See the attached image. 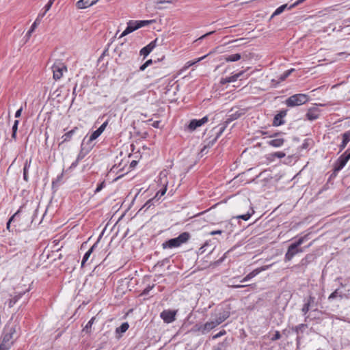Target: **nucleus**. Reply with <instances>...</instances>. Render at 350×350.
Masks as SVG:
<instances>
[{"instance_id": "nucleus-41", "label": "nucleus", "mask_w": 350, "mask_h": 350, "mask_svg": "<svg viewBox=\"0 0 350 350\" xmlns=\"http://www.w3.org/2000/svg\"><path fill=\"white\" fill-rule=\"evenodd\" d=\"M105 186H106L105 181L103 180L101 183L98 184L97 187L96 188V189L94 191V193H96L100 192L104 187H105Z\"/></svg>"}, {"instance_id": "nucleus-22", "label": "nucleus", "mask_w": 350, "mask_h": 350, "mask_svg": "<svg viewBox=\"0 0 350 350\" xmlns=\"http://www.w3.org/2000/svg\"><path fill=\"white\" fill-rule=\"evenodd\" d=\"M129 327V325L127 322L122 323L120 327H116V338L120 339L122 337V334L126 332Z\"/></svg>"}, {"instance_id": "nucleus-10", "label": "nucleus", "mask_w": 350, "mask_h": 350, "mask_svg": "<svg viewBox=\"0 0 350 350\" xmlns=\"http://www.w3.org/2000/svg\"><path fill=\"white\" fill-rule=\"evenodd\" d=\"M196 330L200 332L202 334L208 333L209 331L217 327L215 322L212 320L202 325H196Z\"/></svg>"}, {"instance_id": "nucleus-54", "label": "nucleus", "mask_w": 350, "mask_h": 350, "mask_svg": "<svg viewBox=\"0 0 350 350\" xmlns=\"http://www.w3.org/2000/svg\"><path fill=\"white\" fill-rule=\"evenodd\" d=\"M155 200L153 198L148 200L144 205V207H146V209L149 208L152 205H153V202Z\"/></svg>"}, {"instance_id": "nucleus-58", "label": "nucleus", "mask_w": 350, "mask_h": 350, "mask_svg": "<svg viewBox=\"0 0 350 350\" xmlns=\"http://www.w3.org/2000/svg\"><path fill=\"white\" fill-rule=\"evenodd\" d=\"M206 56H207V55H204L203 57H201L198 58L196 62H187V64H189L188 66H190L194 65L196 63L199 62L201 60H202L203 59H204Z\"/></svg>"}, {"instance_id": "nucleus-19", "label": "nucleus", "mask_w": 350, "mask_h": 350, "mask_svg": "<svg viewBox=\"0 0 350 350\" xmlns=\"http://www.w3.org/2000/svg\"><path fill=\"white\" fill-rule=\"evenodd\" d=\"M98 1L99 0H79L76 3V6L78 9H85L93 5Z\"/></svg>"}, {"instance_id": "nucleus-46", "label": "nucleus", "mask_w": 350, "mask_h": 350, "mask_svg": "<svg viewBox=\"0 0 350 350\" xmlns=\"http://www.w3.org/2000/svg\"><path fill=\"white\" fill-rule=\"evenodd\" d=\"M310 139H305L303 144L300 146V148L302 150L307 149L310 146Z\"/></svg>"}, {"instance_id": "nucleus-61", "label": "nucleus", "mask_w": 350, "mask_h": 350, "mask_svg": "<svg viewBox=\"0 0 350 350\" xmlns=\"http://www.w3.org/2000/svg\"><path fill=\"white\" fill-rule=\"evenodd\" d=\"M79 161L77 159H76L74 162L72 163V164L70 165L69 169H74L75 168L78 164H79Z\"/></svg>"}, {"instance_id": "nucleus-32", "label": "nucleus", "mask_w": 350, "mask_h": 350, "mask_svg": "<svg viewBox=\"0 0 350 350\" xmlns=\"http://www.w3.org/2000/svg\"><path fill=\"white\" fill-rule=\"evenodd\" d=\"M136 22H137L136 25H137L138 29H139L142 27L154 23L155 22V21L154 20H144V21H136Z\"/></svg>"}, {"instance_id": "nucleus-45", "label": "nucleus", "mask_w": 350, "mask_h": 350, "mask_svg": "<svg viewBox=\"0 0 350 350\" xmlns=\"http://www.w3.org/2000/svg\"><path fill=\"white\" fill-rule=\"evenodd\" d=\"M226 334V330L225 329H222L219 332H218L217 334L213 335L212 336V339L215 340V339H217L218 338H220V337L224 336Z\"/></svg>"}, {"instance_id": "nucleus-49", "label": "nucleus", "mask_w": 350, "mask_h": 350, "mask_svg": "<svg viewBox=\"0 0 350 350\" xmlns=\"http://www.w3.org/2000/svg\"><path fill=\"white\" fill-rule=\"evenodd\" d=\"M170 262V259L169 258H164L163 260H161V261H159L156 266H159V267H163L164 266L165 264H167L168 262Z\"/></svg>"}, {"instance_id": "nucleus-52", "label": "nucleus", "mask_w": 350, "mask_h": 350, "mask_svg": "<svg viewBox=\"0 0 350 350\" xmlns=\"http://www.w3.org/2000/svg\"><path fill=\"white\" fill-rule=\"evenodd\" d=\"M345 160L348 162V161L350 159V151L349 149H347L342 154H341Z\"/></svg>"}, {"instance_id": "nucleus-23", "label": "nucleus", "mask_w": 350, "mask_h": 350, "mask_svg": "<svg viewBox=\"0 0 350 350\" xmlns=\"http://www.w3.org/2000/svg\"><path fill=\"white\" fill-rule=\"evenodd\" d=\"M285 142V139L282 137H277L268 141L267 143L269 146L274 148L281 147Z\"/></svg>"}, {"instance_id": "nucleus-7", "label": "nucleus", "mask_w": 350, "mask_h": 350, "mask_svg": "<svg viewBox=\"0 0 350 350\" xmlns=\"http://www.w3.org/2000/svg\"><path fill=\"white\" fill-rule=\"evenodd\" d=\"M51 68L53 73V79L56 81L63 77L64 72H67L66 66L60 60H56Z\"/></svg>"}, {"instance_id": "nucleus-15", "label": "nucleus", "mask_w": 350, "mask_h": 350, "mask_svg": "<svg viewBox=\"0 0 350 350\" xmlns=\"http://www.w3.org/2000/svg\"><path fill=\"white\" fill-rule=\"evenodd\" d=\"M315 258L316 257L314 254H308L306 255L304 258H303L301 260L300 262L297 266L305 270L307 266L314 260Z\"/></svg>"}, {"instance_id": "nucleus-4", "label": "nucleus", "mask_w": 350, "mask_h": 350, "mask_svg": "<svg viewBox=\"0 0 350 350\" xmlns=\"http://www.w3.org/2000/svg\"><path fill=\"white\" fill-rule=\"evenodd\" d=\"M38 209V205L36 203H34L33 201L27 202L25 204H23L20 206L18 210L10 217L8 219V222L10 224L14 221V218L17 217L21 213L27 212L30 214V212L32 211L31 215V221H33L36 217Z\"/></svg>"}, {"instance_id": "nucleus-21", "label": "nucleus", "mask_w": 350, "mask_h": 350, "mask_svg": "<svg viewBox=\"0 0 350 350\" xmlns=\"http://www.w3.org/2000/svg\"><path fill=\"white\" fill-rule=\"evenodd\" d=\"M32 159L31 157L29 159H27L24 163L23 174V180L25 182L29 181V175H28V171L30 168L31 164Z\"/></svg>"}, {"instance_id": "nucleus-8", "label": "nucleus", "mask_w": 350, "mask_h": 350, "mask_svg": "<svg viewBox=\"0 0 350 350\" xmlns=\"http://www.w3.org/2000/svg\"><path fill=\"white\" fill-rule=\"evenodd\" d=\"M208 122V117L204 116L201 119H193L190 121L189 124L187 125V130L192 132L195 131L197 128L202 126L205 123Z\"/></svg>"}, {"instance_id": "nucleus-28", "label": "nucleus", "mask_w": 350, "mask_h": 350, "mask_svg": "<svg viewBox=\"0 0 350 350\" xmlns=\"http://www.w3.org/2000/svg\"><path fill=\"white\" fill-rule=\"evenodd\" d=\"M241 55L239 53H234V54L227 55L224 56V60L227 62H237V61L241 59Z\"/></svg>"}, {"instance_id": "nucleus-40", "label": "nucleus", "mask_w": 350, "mask_h": 350, "mask_svg": "<svg viewBox=\"0 0 350 350\" xmlns=\"http://www.w3.org/2000/svg\"><path fill=\"white\" fill-rule=\"evenodd\" d=\"M230 251H228L227 252H226L219 259H218L217 260L213 262V265L214 266H218L221 263H222L224 260L226 259V255Z\"/></svg>"}, {"instance_id": "nucleus-3", "label": "nucleus", "mask_w": 350, "mask_h": 350, "mask_svg": "<svg viewBox=\"0 0 350 350\" xmlns=\"http://www.w3.org/2000/svg\"><path fill=\"white\" fill-rule=\"evenodd\" d=\"M16 332V327L7 325L2 336L0 343V350H9L14 344L13 336Z\"/></svg>"}, {"instance_id": "nucleus-43", "label": "nucleus", "mask_w": 350, "mask_h": 350, "mask_svg": "<svg viewBox=\"0 0 350 350\" xmlns=\"http://www.w3.org/2000/svg\"><path fill=\"white\" fill-rule=\"evenodd\" d=\"M40 23V18H36L35 20V21L33 22V23L31 25V26L29 30V33H32L36 28L37 25Z\"/></svg>"}, {"instance_id": "nucleus-25", "label": "nucleus", "mask_w": 350, "mask_h": 350, "mask_svg": "<svg viewBox=\"0 0 350 350\" xmlns=\"http://www.w3.org/2000/svg\"><path fill=\"white\" fill-rule=\"evenodd\" d=\"M98 245V241L86 252V253L84 254L82 262H81V267H83L85 265V263L86 261L89 259L90 255L93 252V251L95 250V248Z\"/></svg>"}, {"instance_id": "nucleus-16", "label": "nucleus", "mask_w": 350, "mask_h": 350, "mask_svg": "<svg viewBox=\"0 0 350 350\" xmlns=\"http://www.w3.org/2000/svg\"><path fill=\"white\" fill-rule=\"evenodd\" d=\"M136 23H137L136 21H132V20L129 21L127 23V27H126L124 31L122 33L120 38H122V37L133 32L134 31L138 29V26H137V25H136Z\"/></svg>"}, {"instance_id": "nucleus-12", "label": "nucleus", "mask_w": 350, "mask_h": 350, "mask_svg": "<svg viewBox=\"0 0 350 350\" xmlns=\"http://www.w3.org/2000/svg\"><path fill=\"white\" fill-rule=\"evenodd\" d=\"M287 110H281L279 111L278 113H277L274 118L273 121V126H279L285 123V121L284 120V118L286 116Z\"/></svg>"}, {"instance_id": "nucleus-48", "label": "nucleus", "mask_w": 350, "mask_h": 350, "mask_svg": "<svg viewBox=\"0 0 350 350\" xmlns=\"http://www.w3.org/2000/svg\"><path fill=\"white\" fill-rule=\"evenodd\" d=\"M107 124H108L107 121L103 123L100 126V127L96 129L97 132H98L101 135V133L105 131Z\"/></svg>"}, {"instance_id": "nucleus-39", "label": "nucleus", "mask_w": 350, "mask_h": 350, "mask_svg": "<svg viewBox=\"0 0 350 350\" xmlns=\"http://www.w3.org/2000/svg\"><path fill=\"white\" fill-rule=\"evenodd\" d=\"M342 142L348 144L350 142V130L345 132L342 135Z\"/></svg>"}, {"instance_id": "nucleus-13", "label": "nucleus", "mask_w": 350, "mask_h": 350, "mask_svg": "<svg viewBox=\"0 0 350 350\" xmlns=\"http://www.w3.org/2000/svg\"><path fill=\"white\" fill-rule=\"evenodd\" d=\"M79 131V128L77 126L73 127L70 131L66 132L64 134L61 139L62 142H59V146H61L64 143H67L71 141L72 137Z\"/></svg>"}, {"instance_id": "nucleus-31", "label": "nucleus", "mask_w": 350, "mask_h": 350, "mask_svg": "<svg viewBox=\"0 0 350 350\" xmlns=\"http://www.w3.org/2000/svg\"><path fill=\"white\" fill-rule=\"evenodd\" d=\"M167 191V185L163 188L157 192L154 197L152 198L155 201H159L160 198Z\"/></svg>"}, {"instance_id": "nucleus-17", "label": "nucleus", "mask_w": 350, "mask_h": 350, "mask_svg": "<svg viewBox=\"0 0 350 350\" xmlns=\"http://www.w3.org/2000/svg\"><path fill=\"white\" fill-rule=\"evenodd\" d=\"M157 42V38H156L153 41L150 42L146 46L143 47L139 51L140 55H144V57H146L147 55H148L150 53V52L155 48V46L157 45L156 44Z\"/></svg>"}, {"instance_id": "nucleus-24", "label": "nucleus", "mask_w": 350, "mask_h": 350, "mask_svg": "<svg viewBox=\"0 0 350 350\" xmlns=\"http://www.w3.org/2000/svg\"><path fill=\"white\" fill-rule=\"evenodd\" d=\"M87 137L88 136H85L83 138V139L82 141V143L81 144V147L84 146V148L86 150L90 152L92 150V148H94V144H93V141L94 140H90V136L89 138L88 139V140L86 141Z\"/></svg>"}, {"instance_id": "nucleus-33", "label": "nucleus", "mask_w": 350, "mask_h": 350, "mask_svg": "<svg viewBox=\"0 0 350 350\" xmlns=\"http://www.w3.org/2000/svg\"><path fill=\"white\" fill-rule=\"evenodd\" d=\"M338 10V5H335L333 6L328 7L324 10L325 13L323 14V16L325 15H332L333 12Z\"/></svg>"}, {"instance_id": "nucleus-34", "label": "nucleus", "mask_w": 350, "mask_h": 350, "mask_svg": "<svg viewBox=\"0 0 350 350\" xmlns=\"http://www.w3.org/2000/svg\"><path fill=\"white\" fill-rule=\"evenodd\" d=\"M288 8V5L287 4H284L280 7H278L275 10V12L272 14L271 18H273L275 16H277V15H279L280 14H282L285 9H286Z\"/></svg>"}, {"instance_id": "nucleus-64", "label": "nucleus", "mask_w": 350, "mask_h": 350, "mask_svg": "<svg viewBox=\"0 0 350 350\" xmlns=\"http://www.w3.org/2000/svg\"><path fill=\"white\" fill-rule=\"evenodd\" d=\"M160 124H161V121H154L152 126L154 127V128H159L160 126Z\"/></svg>"}, {"instance_id": "nucleus-57", "label": "nucleus", "mask_w": 350, "mask_h": 350, "mask_svg": "<svg viewBox=\"0 0 350 350\" xmlns=\"http://www.w3.org/2000/svg\"><path fill=\"white\" fill-rule=\"evenodd\" d=\"M18 299V297L17 296H15L12 299H10V301H9V307H10V308L12 307L16 303Z\"/></svg>"}, {"instance_id": "nucleus-62", "label": "nucleus", "mask_w": 350, "mask_h": 350, "mask_svg": "<svg viewBox=\"0 0 350 350\" xmlns=\"http://www.w3.org/2000/svg\"><path fill=\"white\" fill-rule=\"evenodd\" d=\"M228 83H230L228 77L221 78V80H220V83L221 85H225V84Z\"/></svg>"}, {"instance_id": "nucleus-50", "label": "nucleus", "mask_w": 350, "mask_h": 350, "mask_svg": "<svg viewBox=\"0 0 350 350\" xmlns=\"http://www.w3.org/2000/svg\"><path fill=\"white\" fill-rule=\"evenodd\" d=\"M310 309L312 308L305 303L301 308V312L304 315H306Z\"/></svg>"}, {"instance_id": "nucleus-36", "label": "nucleus", "mask_w": 350, "mask_h": 350, "mask_svg": "<svg viewBox=\"0 0 350 350\" xmlns=\"http://www.w3.org/2000/svg\"><path fill=\"white\" fill-rule=\"evenodd\" d=\"M244 73L245 71L242 70L235 75H233L231 77H228L229 82L232 83L236 81L239 77H242L244 75Z\"/></svg>"}, {"instance_id": "nucleus-20", "label": "nucleus", "mask_w": 350, "mask_h": 350, "mask_svg": "<svg viewBox=\"0 0 350 350\" xmlns=\"http://www.w3.org/2000/svg\"><path fill=\"white\" fill-rule=\"evenodd\" d=\"M305 303L308 306H309L312 309H314V310H317L319 301L315 297V296L312 295V294H310L308 297L306 299H305Z\"/></svg>"}, {"instance_id": "nucleus-14", "label": "nucleus", "mask_w": 350, "mask_h": 350, "mask_svg": "<svg viewBox=\"0 0 350 350\" xmlns=\"http://www.w3.org/2000/svg\"><path fill=\"white\" fill-rule=\"evenodd\" d=\"M320 109L317 107L310 108L306 114L307 120L313 121L318 119L320 116Z\"/></svg>"}, {"instance_id": "nucleus-53", "label": "nucleus", "mask_w": 350, "mask_h": 350, "mask_svg": "<svg viewBox=\"0 0 350 350\" xmlns=\"http://www.w3.org/2000/svg\"><path fill=\"white\" fill-rule=\"evenodd\" d=\"M100 135V134L97 132V131H94L90 135V140H95Z\"/></svg>"}, {"instance_id": "nucleus-9", "label": "nucleus", "mask_w": 350, "mask_h": 350, "mask_svg": "<svg viewBox=\"0 0 350 350\" xmlns=\"http://www.w3.org/2000/svg\"><path fill=\"white\" fill-rule=\"evenodd\" d=\"M176 312L171 310H164L160 314L161 318L166 323H170L175 321Z\"/></svg>"}, {"instance_id": "nucleus-44", "label": "nucleus", "mask_w": 350, "mask_h": 350, "mask_svg": "<svg viewBox=\"0 0 350 350\" xmlns=\"http://www.w3.org/2000/svg\"><path fill=\"white\" fill-rule=\"evenodd\" d=\"M295 71L294 68H291L286 71H285L283 75L281 76V79L284 80L287 78L293 72Z\"/></svg>"}, {"instance_id": "nucleus-37", "label": "nucleus", "mask_w": 350, "mask_h": 350, "mask_svg": "<svg viewBox=\"0 0 350 350\" xmlns=\"http://www.w3.org/2000/svg\"><path fill=\"white\" fill-rule=\"evenodd\" d=\"M95 319H96L95 317H93L92 318H91L90 320L86 324L85 327L83 328V331L85 332L86 333H90V329H91L92 325H93Z\"/></svg>"}, {"instance_id": "nucleus-42", "label": "nucleus", "mask_w": 350, "mask_h": 350, "mask_svg": "<svg viewBox=\"0 0 350 350\" xmlns=\"http://www.w3.org/2000/svg\"><path fill=\"white\" fill-rule=\"evenodd\" d=\"M154 285H148L146 287L141 293V295H148L149 292L154 288Z\"/></svg>"}, {"instance_id": "nucleus-27", "label": "nucleus", "mask_w": 350, "mask_h": 350, "mask_svg": "<svg viewBox=\"0 0 350 350\" xmlns=\"http://www.w3.org/2000/svg\"><path fill=\"white\" fill-rule=\"evenodd\" d=\"M230 339L226 338L223 342H219L213 350H228L230 345Z\"/></svg>"}, {"instance_id": "nucleus-59", "label": "nucleus", "mask_w": 350, "mask_h": 350, "mask_svg": "<svg viewBox=\"0 0 350 350\" xmlns=\"http://www.w3.org/2000/svg\"><path fill=\"white\" fill-rule=\"evenodd\" d=\"M18 124H19L18 120H16L14 121V124L12 128V131L17 132Z\"/></svg>"}, {"instance_id": "nucleus-5", "label": "nucleus", "mask_w": 350, "mask_h": 350, "mask_svg": "<svg viewBox=\"0 0 350 350\" xmlns=\"http://www.w3.org/2000/svg\"><path fill=\"white\" fill-rule=\"evenodd\" d=\"M191 235L188 232H184L180 234L177 237L170 239L162 243L163 249L174 248L180 246L186 243L190 238Z\"/></svg>"}, {"instance_id": "nucleus-47", "label": "nucleus", "mask_w": 350, "mask_h": 350, "mask_svg": "<svg viewBox=\"0 0 350 350\" xmlns=\"http://www.w3.org/2000/svg\"><path fill=\"white\" fill-rule=\"evenodd\" d=\"M107 124H108L107 121L103 123L100 126V127L96 129L97 132H98L101 135V133L105 131Z\"/></svg>"}, {"instance_id": "nucleus-26", "label": "nucleus", "mask_w": 350, "mask_h": 350, "mask_svg": "<svg viewBox=\"0 0 350 350\" xmlns=\"http://www.w3.org/2000/svg\"><path fill=\"white\" fill-rule=\"evenodd\" d=\"M229 314L228 312L224 311L223 312H221L219 314V316L217 317L213 321L215 322L216 325H219L221 323H223L227 318H228Z\"/></svg>"}, {"instance_id": "nucleus-1", "label": "nucleus", "mask_w": 350, "mask_h": 350, "mask_svg": "<svg viewBox=\"0 0 350 350\" xmlns=\"http://www.w3.org/2000/svg\"><path fill=\"white\" fill-rule=\"evenodd\" d=\"M246 112L245 109H237V110L234 111V108H232L228 114L227 115V118L224 121V122L220 124V128L218 132L216 134V136L211 141L208 142L207 146L211 147L218 139V138L221 135L223 132L225 131L228 124L232 121L239 119L243 115H244Z\"/></svg>"}, {"instance_id": "nucleus-56", "label": "nucleus", "mask_w": 350, "mask_h": 350, "mask_svg": "<svg viewBox=\"0 0 350 350\" xmlns=\"http://www.w3.org/2000/svg\"><path fill=\"white\" fill-rule=\"evenodd\" d=\"M109 44H108V46L107 48H106L103 53L101 54V55L100 56L99 59H98V61H101V59L103 58L104 56H106V55H109Z\"/></svg>"}, {"instance_id": "nucleus-63", "label": "nucleus", "mask_w": 350, "mask_h": 350, "mask_svg": "<svg viewBox=\"0 0 350 350\" xmlns=\"http://www.w3.org/2000/svg\"><path fill=\"white\" fill-rule=\"evenodd\" d=\"M63 175H64V173L62 172L61 174L57 176L56 180L53 181V183H52L53 185H54L57 182H59L62 180Z\"/></svg>"}, {"instance_id": "nucleus-60", "label": "nucleus", "mask_w": 350, "mask_h": 350, "mask_svg": "<svg viewBox=\"0 0 350 350\" xmlns=\"http://www.w3.org/2000/svg\"><path fill=\"white\" fill-rule=\"evenodd\" d=\"M23 107H21L15 113V118H19L21 116Z\"/></svg>"}, {"instance_id": "nucleus-11", "label": "nucleus", "mask_w": 350, "mask_h": 350, "mask_svg": "<svg viewBox=\"0 0 350 350\" xmlns=\"http://www.w3.org/2000/svg\"><path fill=\"white\" fill-rule=\"evenodd\" d=\"M271 265H265L262 266L258 268L255 269L250 273H249L247 275H245L241 280V282H245L251 280L252 278L256 276L258 274H259L261 271H265L267 269H269Z\"/></svg>"}, {"instance_id": "nucleus-51", "label": "nucleus", "mask_w": 350, "mask_h": 350, "mask_svg": "<svg viewBox=\"0 0 350 350\" xmlns=\"http://www.w3.org/2000/svg\"><path fill=\"white\" fill-rule=\"evenodd\" d=\"M281 338V334H280V332L279 331H275V334H273V336L271 337V340L272 341H274V340H278L279 339Z\"/></svg>"}, {"instance_id": "nucleus-38", "label": "nucleus", "mask_w": 350, "mask_h": 350, "mask_svg": "<svg viewBox=\"0 0 350 350\" xmlns=\"http://www.w3.org/2000/svg\"><path fill=\"white\" fill-rule=\"evenodd\" d=\"M254 213V210L252 208H251V212L248 211L245 214H243V215H239L237 217V218L241 219H243L244 221H247L251 217V216L252 215V214Z\"/></svg>"}, {"instance_id": "nucleus-2", "label": "nucleus", "mask_w": 350, "mask_h": 350, "mask_svg": "<svg viewBox=\"0 0 350 350\" xmlns=\"http://www.w3.org/2000/svg\"><path fill=\"white\" fill-rule=\"evenodd\" d=\"M308 239V235L306 234L304 237L299 238L295 242L291 243L287 249V251L284 255V261L288 262L291 261L294 256L299 253H302L305 252L306 248H308L312 245V243H310L308 246L301 247V245Z\"/></svg>"}, {"instance_id": "nucleus-35", "label": "nucleus", "mask_w": 350, "mask_h": 350, "mask_svg": "<svg viewBox=\"0 0 350 350\" xmlns=\"http://www.w3.org/2000/svg\"><path fill=\"white\" fill-rule=\"evenodd\" d=\"M90 151L86 150L83 147L81 146V150L79 151V153L77 155V157L76 159H77L79 161L82 160L88 153Z\"/></svg>"}, {"instance_id": "nucleus-30", "label": "nucleus", "mask_w": 350, "mask_h": 350, "mask_svg": "<svg viewBox=\"0 0 350 350\" xmlns=\"http://www.w3.org/2000/svg\"><path fill=\"white\" fill-rule=\"evenodd\" d=\"M337 297L342 299L343 297L342 293L339 289H336L333 293H332L328 297V300L331 301Z\"/></svg>"}, {"instance_id": "nucleus-18", "label": "nucleus", "mask_w": 350, "mask_h": 350, "mask_svg": "<svg viewBox=\"0 0 350 350\" xmlns=\"http://www.w3.org/2000/svg\"><path fill=\"white\" fill-rule=\"evenodd\" d=\"M347 163V160H345L342 156H340L334 163V173L336 174L340 171L345 166Z\"/></svg>"}, {"instance_id": "nucleus-6", "label": "nucleus", "mask_w": 350, "mask_h": 350, "mask_svg": "<svg viewBox=\"0 0 350 350\" xmlns=\"http://www.w3.org/2000/svg\"><path fill=\"white\" fill-rule=\"evenodd\" d=\"M309 99V96L306 94H295L288 97L285 100V104L288 107H294L306 103Z\"/></svg>"}, {"instance_id": "nucleus-29", "label": "nucleus", "mask_w": 350, "mask_h": 350, "mask_svg": "<svg viewBox=\"0 0 350 350\" xmlns=\"http://www.w3.org/2000/svg\"><path fill=\"white\" fill-rule=\"evenodd\" d=\"M307 327V324L301 323L295 327H293L292 330L299 335L300 332L304 333Z\"/></svg>"}, {"instance_id": "nucleus-55", "label": "nucleus", "mask_w": 350, "mask_h": 350, "mask_svg": "<svg viewBox=\"0 0 350 350\" xmlns=\"http://www.w3.org/2000/svg\"><path fill=\"white\" fill-rule=\"evenodd\" d=\"M273 155L277 158L282 159L286 156V154L283 152H275L273 153Z\"/></svg>"}]
</instances>
